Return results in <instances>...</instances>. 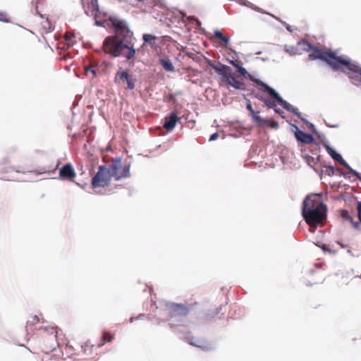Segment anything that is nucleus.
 <instances>
[{
	"label": "nucleus",
	"instance_id": "f257e3e1",
	"mask_svg": "<svg viewBox=\"0 0 361 361\" xmlns=\"http://www.w3.org/2000/svg\"><path fill=\"white\" fill-rule=\"evenodd\" d=\"M115 35L107 37L103 43L106 54L112 57L123 56L127 60H133L135 57V37L123 20L114 19L111 21Z\"/></svg>",
	"mask_w": 361,
	"mask_h": 361
},
{
	"label": "nucleus",
	"instance_id": "f03ea898",
	"mask_svg": "<svg viewBox=\"0 0 361 361\" xmlns=\"http://www.w3.org/2000/svg\"><path fill=\"white\" fill-rule=\"evenodd\" d=\"M327 211L320 194H310L302 202V216L310 227L324 226Z\"/></svg>",
	"mask_w": 361,
	"mask_h": 361
},
{
	"label": "nucleus",
	"instance_id": "7ed1b4c3",
	"mask_svg": "<svg viewBox=\"0 0 361 361\" xmlns=\"http://www.w3.org/2000/svg\"><path fill=\"white\" fill-rule=\"evenodd\" d=\"M121 167V159H116L112 161L109 168L105 166H100L96 175L92 179V185L93 188L104 187L109 184L111 177H114L118 180L123 178L130 176L129 166H125L122 172L118 170Z\"/></svg>",
	"mask_w": 361,
	"mask_h": 361
},
{
	"label": "nucleus",
	"instance_id": "20e7f679",
	"mask_svg": "<svg viewBox=\"0 0 361 361\" xmlns=\"http://www.w3.org/2000/svg\"><path fill=\"white\" fill-rule=\"evenodd\" d=\"M300 44H302L304 46H305L304 49L306 51H309L310 50L315 51L317 56H321L317 57L318 59L326 62V63L329 64L334 71L340 70L341 65H350L352 66V65L350 64L348 61L343 59V56H337L335 53L330 50H324L314 47L307 41H303Z\"/></svg>",
	"mask_w": 361,
	"mask_h": 361
},
{
	"label": "nucleus",
	"instance_id": "39448f33",
	"mask_svg": "<svg viewBox=\"0 0 361 361\" xmlns=\"http://www.w3.org/2000/svg\"><path fill=\"white\" fill-rule=\"evenodd\" d=\"M211 66L221 77L219 80V84L226 85L228 87H233L236 90L244 89L243 82L238 80L232 71L230 66L219 63V66L215 65L212 61L208 62Z\"/></svg>",
	"mask_w": 361,
	"mask_h": 361
},
{
	"label": "nucleus",
	"instance_id": "423d86ee",
	"mask_svg": "<svg viewBox=\"0 0 361 361\" xmlns=\"http://www.w3.org/2000/svg\"><path fill=\"white\" fill-rule=\"evenodd\" d=\"M248 78L256 83L257 85L261 86L262 87V90L269 94L273 99H276L279 102V104L282 106L287 111L292 112L293 114H297L296 110L286 101L283 100V98L271 87H269L266 83L262 81L255 78L252 75H248Z\"/></svg>",
	"mask_w": 361,
	"mask_h": 361
},
{
	"label": "nucleus",
	"instance_id": "0eeeda50",
	"mask_svg": "<svg viewBox=\"0 0 361 361\" xmlns=\"http://www.w3.org/2000/svg\"><path fill=\"white\" fill-rule=\"evenodd\" d=\"M192 304L188 305L177 303L167 304V314L170 319H177L180 321L185 317L192 309Z\"/></svg>",
	"mask_w": 361,
	"mask_h": 361
},
{
	"label": "nucleus",
	"instance_id": "6e6552de",
	"mask_svg": "<svg viewBox=\"0 0 361 361\" xmlns=\"http://www.w3.org/2000/svg\"><path fill=\"white\" fill-rule=\"evenodd\" d=\"M343 59L348 61L350 65H343L345 67L350 73L346 72L345 70L341 68L340 70H342L343 72L348 74L349 79L352 81L353 84L355 85H359L361 83V67L356 63H353L350 60L348 57L343 56Z\"/></svg>",
	"mask_w": 361,
	"mask_h": 361
},
{
	"label": "nucleus",
	"instance_id": "1a4fd4ad",
	"mask_svg": "<svg viewBox=\"0 0 361 361\" xmlns=\"http://www.w3.org/2000/svg\"><path fill=\"white\" fill-rule=\"evenodd\" d=\"M114 82L118 85H124L126 84V88L129 90H133L135 88V80L133 76L130 75L127 71L121 70V68L116 73Z\"/></svg>",
	"mask_w": 361,
	"mask_h": 361
},
{
	"label": "nucleus",
	"instance_id": "9d476101",
	"mask_svg": "<svg viewBox=\"0 0 361 361\" xmlns=\"http://www.w3.org/2000/svg\"><path fill=\"white\" fill-rule=\"evenodd\" d=\"M82 4L85 13L94 19L100 17V11L98 0H82Z\"/></svg>",
	"mask_w": 361,
	"mask_h": 361
},
{
	"label": "nucleus",
	"instance_id": "9b49d317",
	"mask_svg": "<svg viewBox=\"0 0 361 361\" xmlns=\"http://www.w3.org/2000/svg\"><path fill=\"white\" fill-rule=\"evenodd\" d=\"M59 177L63 180L73 181L76 177V173L73 165L68 163L60 168L59 171Z\"/></svg>",
	"mask_w": 361,
	"mask_h": 361
},
{
	"label": "nucleus",
	"instance_id": "f8f14e48",
	"mask_svg": "<svg viewBox=\"0 0 361 361\" xmlns=\"http://www.w3.org/2000/svg\"><path fill=\"white\" fill-rule=\"evenodd\" d=\"M328 152L333 159L338 161L341 165H342L343 167L348 169L351 174L357 177L360 179L361 178L360 177L359 173L352 169V168L346 163V161L343 159L340 154H338L337 152H336L334 149L331 148H329Z\"/></svg>",
	"mask_w": 361,
	"mask_h": 361
},
{
	"label": "nucleus",
	"instance_id": "ddd939ff",
	"mask_svg": "<svg viewBox=\"0 0 361 361\" xmlns=\"http://www.w3.org/2000/svg\"><path fill=\"white\" fill-rule=\"evenodd\" d=\"M246 108L250 112V115L252 117V121L255 123H256L259 127H263L264 125H267L268 123V122H269L268 120L259 116V111L254 110L250 100L247 101Z\"/></svg>",
	"mask_w": 361,
	"mask_h": 361
},
{
	"label": "nucleus",
	"instance_id": "4468645a",
	"mask_svg": "<svg viewBox=\"0 0 361 361\" xmlns=\"http://www.w3.org/2000/svg\"><path fill=\"white\" fill-rule=\"evenodd\" d=\"M296 130L295 131V137L298 142L304 144H312L314 142V138L311 134L306 133L300 130L297 126H295Z\"/></svg>",
	"mask_w": 361,
	"mask_h": 361
},
{
	"label": "nucleus",
	"instance_id": "2eb2a0df",
	"mask_svg": "<svg viewBox=\"0 0 361 361\" xmlns=\"http://www.w3.org/2000/svg\"><path fill=\"white\" fill-rule=\"evenodd\" d=\"M180 120L175 112H172L168 117L165 118V121L163 125L164 128L168 131L172 130L178 121Z\"/></svg>",
	"mask_w": 361,
	"mask_h": 361
},
{
	"label": "nucleus",
	"instance_id": "dca6fc26",
	"mask_svg": "<svg viewBox=\"0 0 361 361\" xmlns=\"http://www.w3.org/2000/svg\"><path fill=\"white\" fill-rule=\"evenodd\" d=\"M40 25H41L40 30H41L42 33L47 34V33L51 32L54 28V25L49 20V19L47 18L42 19V20L40 23Z\"/></svg>",
	"mask_w": 361,
	"mask_h": 361
},
{
	"label": "nucleus",
	"instance_id": "f3484780",
	"mask_svg": "<svg viewBox=\"0 0 361 361\" xmlns=\"http://www.w3.org/2000/svg\"><path fill=\"white\" fill-rule=\"evenodd\" d=\"M157 39V37L151 34H144L142 35V39L145 43L149 44L152 47L156 46V41Z\"/></svg>",
	"mask_w": 361,
	"mask_h": 361
},
{
	"label": "nucleus",
	"instance_id": "a211bd4d",
	"mask_svg": "<svg viewBox=\"0 0 361 361\" xmlns=\"http://www.w3.org/2000/svg\"><path fill=\"white\" fill-rule=\"evenodd\" d=\"M356 210H357V216L358 217V221L353 222V227L355 228H358L360 227V226L361 225V202L358 201L357 202Z\"/></svg>",
	"mask_w": 361,
	"mask_h": 361
},
{
	"label": "nucleus",
	"instance_id": "6ab92c4d",
	"mask_svg": "<svg viewBox=\"0 0 361 361\" xmlns=\"http://www.w3.org/2000/svg\"><path fill=\"white\" fill-rule=\"evenodd\" d=\"M114 336L111 334L110 332L104 331L102 336V340L101 343L98 344L99 347L102 346L106 342H111L114 339Z\"/></svg>",
	"mask_w": 361,
	"mask_h": 361
},
{
	"label": "nucleus",
	"instance_id": "aec40b11",
	"mask_svg": "<svg viewBox=\"0 0 361 361\" xmlns=\"http://www.w3.org/2000/svg\"><path fill=\"white\" fill-rule=\"evenodd\" d=\"M338 212H339L340 216L343 220L350 222L352 224V225L353 226L354 221H353V217L350 215L348 211H347L345 209H341Z\"/></svg>",
	"mask_w": 361,
	"mask_h": 361
},
{
	"label": "nucleus",
	"instance_id": "412c9836",
	"mask_svg": "<svg viewBox=\"0 0 361 361\" xmlns=\"http://www.w3.org/2000/svg\"><path fill=\"white\" fill-rule=\"evenodd\" d=\"M161 64L162 65L163 68L167 71L173 72L174 71V67L171 63V61L169 59H161Z\"/></svg>",
	"mask_w": 361,
	"mask_h": 361
},
{
	"label": "nucleus",
	"instance_id": "4be33fe9",
	"mask_svg": "<svg viewBox=\"0 0 361 361\" xmlns=\"http://www.w3.org/2000/svg\"><path fill=\"white\" fill-rule=\"evenodd\" d=\"M41 330H42L44 332H46L49 334L53 335L54 338L56 337L57 331L55 327L54 326H45L43 328H41Z\"/></svg>",
	"mask_w": 361,
	"mask_h": 361
},
{
	"label": "nucleus",
	"instance_id": "5701e85b",
	"mask_svg": "<svg viewBox=\"0 0 361 361\" xmlns=\"http://www.w3.org/2000/svg\"><path fill=\"white\" fill-rule=\"evenodd\" d=\"M85 71L86 75H88V73H91L92 78H95L97 76V70L93 65H91L90 66H86L85 68Z\"/></svg>",
	"mask_w": 361,
	"mask_h": 361
},
{
	"label": "nucleus",
	"instance_id": "b1692460",
	"mask_svg": "<svg viewBox=\"0 0 361 361\" xmlns=\"http://www.w3.org/2000/svg\"><path fill=\"white\" fill-rule=\"evenodd\" d=\"M264 103L268 108L271 109H274L275 107H276L277 104H279V102L275 99L274 101L270 100L269 99H266Z\"/></svg>",
	"mask_w": 361,
	"mask_h": 361
},
{
	"label": "nucleus",
	"instance_id": "393cba45",
	"mask_svg": "<svg viewBox=\"0 0 361 361\" xmlns=\"http://www.w3.org/2000/svg\"><path fill=\"white\" fill-rule=\"evenodd\" d=\"M40 321L39 317L37 315H34L30 317V319H29L27 322V326H33L37 323H39Z\"/></svg>",
	"mask_w": 361,
	"mask_h": 361
},
{
	"label": "nucleus",
	"instance_id": "a878e982",
	"mask_svg": "<svg viewBox=\"0 0 361 361\" xmlns=\"http://www.w3.org/2000/svg\"><path fill=\"white\" fill-rule=\"evenodd\" d=\"M238 72L240 73L242 75L245 76V78H248V75H250L248 73V72L247 71V70L242 67V66H240V67H238Z\"/></svg>",
	"mask_w": 361,
	"mask_h": 361
},
{
	"label": "nucleus",
	"instance_id": "bb28decb",
	"mask_svg": "<svg viewBox=\"0 0 361 361\" xmlns=\"http://www.w3.org/2000/svg\"><path fill=\"white\" fill-rule=\"evenodd\" d=\"M221 308L219 307V308H216V311H209L207 314V317L208 318H211V317H214L216 315H217L219 312V310H221Z\"/></svg>",
	"mask_w": 361,
	"mask_h": 361
},
{
	"label": "nucleus",
	"instance_id": "cd10ccee",
	"mask_svg": "<svg viewBox=\"0 0 361 361\" xmlns=\"http://www.w3.org/2000/svg\"><path fill=\"white\" fill-rule=\"evenodd\" d=\"M317 57H320V56H317V55H316L315 51H314L313 53L310 54L308 55V59H309L310 60H315V59H318V58H317Z\"/></svg>",
	"mask_w": 361,
	"mask_h": 361
},
{
	"label": "nucleus",
	"instance_id": "c85d7f7f",
	"mask_svg": "<svg viewBox=\"0 0 361 361\" xmlns=\"http://www.w3.org/2000/svg\"><path fill=\"white\" fill-rule=\"evenodd\" d=\"M214 36H215L216 38H218V39H221V38H223L224 35L222 34V32H221V31H219V30H215V31H214Z\"/></svg>",
	"mask_w": 361,
	"mask_h": 361
},
{
	"label": "nucleus",
	"instance_id": "c756f323",
	"mask_svg": "<svg viewBox=\"0 0 361 361\" xmlns=\"http://www.w3.org/2000/svg\"><path fill=\"white\" fill-rule=\"evenodd\" d=\"M268 126L271 127V128H277L279 126L278 123H276V122L270 123L269 121L268 122V123L267 125H264V126Z\"/></svg>",
	"mask_w": 361,
	"mask_h": 361
},
{
	"label": "nucleus",
	"instance_id": "7c9ffc66",
	"mask_svg": "<svg viewBox=\"0 0 361 361\" xmlns=\"http://www.w3.org/2000/svg\"><path fill=\"white\" fill-rule=\"evenodd\" d=\"M219 135L218 133H213L209 137V141H214L216 140L219 137Z\"/></svg>",
	"mask_w": 361,
	"mask_h": 361
},
{
	"label": "nucleus",
	"instance_id": "2f4dec72",
	"mask_svg": "<svg viewBox=\"0 0 361 361\" xmlns=\"http://www.w3.org/2000/svg\"><path fill=\"white\" fill-rule=\"evenodd\" d=\"M190 345H195V346H197V347L201 348H202V349H206V348L207 349V346L201 345H200V344H197V343H192V342H190Z\"/></svg>",
	"mask_w": 361,
	"mask_h": 361
},
{
	"label": "nucleus",
	"instance_id": "473e14b6",
	"mask_svg": "<svg viewBox=\"0 0 361 361\" xmlns=\"http://www.w3.org/2000/svg\"><path fill=\"white\" fill-rule=\"evenodd\" d=\"M230 63L233 66H235L237 69H238V67H240V66H239V63L238 61H231Z\"/></svg>",
	"mask_w": 361,
	"mask_h": 361
},
{
	"label": "nucleus",
	"instance_id": "72a5a7b5",
	"mask_svg": "<svg viewBox=\"0 0 361 361\" xmlns=\"http://www.w3.org/2000/svg\"><path fill=\"white\" fill-rule=\"evenodd\" d=\"M221 41H223L225 44H227L228 43L230 39L228 37H225L224 35L223 36V38L221 39Z\"/></svg>",
	"mask_w": 361,
	"mask_h": 361
},
{
	"label": "nucleus",
	"instance_id": "f704fd0d",
	"mask_svg": "<svg viewBox=\"0 0 361 361\" xmlns=\"http://www.w3.org/2000/svg\"><path fill=\"white\" fill-rule=\"evenodd\" d=\"M65 38H66V40L68 42V45H70V42L72 39V36H70L69 35L67 34V35H66Z\"/></svg>",
	"mask_w": 361,
	"mask_h": 361
},
{
	"label": "nucleus",
	"instance_id": "c9c22d12",
	"mask_svg": "<svg viewBox=\"0 0 361 361\" xmlns=\"http://www.w3.org/2000/svg\"><path fill=\"white\" fill-rule=\"evenodd\" d=\"M255 97H256L257 99H259L260 101L263 102H264V100L266 99V98H264V97H262V96H261V95H259V94H256V95H255Z\"/></svg>",
	"mask_w": 361,
	"mask_h": 361
},
{
	"label": "nucleus",
	"instance_id": "e433bc0d",
	"mask_svg": "<svg viewBox=\"0 0 361 361\" xmlns=\"http://www.w3.org/2000/svg\"><path fill=\"white\" fill-rule=\"evenodd\" d=\"M126 166H130V165H129V164H126ZM124 166H125V165H124V166H123V165L121 164V167L118 169V172H120V173H121V172H122V169H123V168Z\"/></svg>",
	"mask_w": 361,
	"mask_h": 361
},
{
	"label": "nucleus",
	"instance_id": "4c0bfd02",
	"mask_svg": "<svg viewBox=\"0 0 361 361\" xmlns=\"http://www.w3.org/2000/svg\"><path fill=\"white\" fill-rule=\"evenodd\" d=\"M195 21L197 22V25H201V22H200L197 18H195Z\"/></svg>",
	"mask_w": 361,
	"mask_h": 361
},
{
	"label": "nucleus",
	"instance_id": "58836bf2",
	"mask_svg": "<svg viewBox=\"0 0 361 361\" xmlns=\"http://www.w3.org/2000/svg\"><path fill=\"white\" fill-rule=\"evenodd\" d=\"M275 112L278 113V114H280V110L276 109V107L274 109Z\"/></svg>",
	"mask_w": 361,
	"mask_h": 361
},
{
	"label": "nucleus",
	"instance_id": "ea45409f",
	"mask_svg": "<svg viewBox=\"0 0 361 361\" xmlns=\"http://www.w3.org/2000/svg\"><path fill=\"white\" fill-rule=\"evenodd\" d=\"M255 10H256L257 11H259V12H262L261 9L259 8H255Z\"/></svg>",
	"mask_w": 361,
	"mask_h": 361
},
{
	"label": "nucleus",
	"instance_id": "a19ab883",
	"mask_svg": "<svg viewBox=\"0 0 361 361\" xmlns=\"http://www.w3.org/2000/svg\"><path fill=\"white\" fill-rule=\"evenodd\" d=\"M322 249H323L324 250H325L326 249V246L324 245L322 246Z\"/></svg>",
	"mask_w": 361,
	"mask_h": 361
},
{
	"label": "nucleus",
	"instance_id": "79ce46f5",
	"mask_svg": "<svg viewBox=\"0 0 361 361\" xmlns=\"http://www.w3.org/2000/svg\"><path fill=\"white\" fill-rule=\"evenodd\" d=\"M311 159V160H310V162H312V160H313V158L310 157H308V160Z\"/></svg>",
	"mask_w": 361,
	"mask_h": 361
},
{
	"label": "nucleus",
	"instance_id": "37998d69",
	"mask_svg": "<svg viewBox=\"0 0 361 361\" xmlns=\"http://www.w3.org/2000/svg\"><path fill=\"white\" fill-rule=\"evenodd\" d=\"M311 159V160H310V162H312V160H313V158L310 157H308V160Z\"/></svg>",
	"mask_w": 361,
	"mask_h": 361
},
{
	"label": "nucleus",
	"instance_id": "c03bdc74",
	"mask_svg": "<svg viewBox=\"0 0 361 361\" xmlns=\"http://www.w3.org/2000/svg\"><path fill=\"white\" fill-rule=\"evenodd\" d=\"M360 277L361 278V274H360Z\"/></svg>",
	"mask_w": 361,
	"mask_h": 361
}]
</instances>
